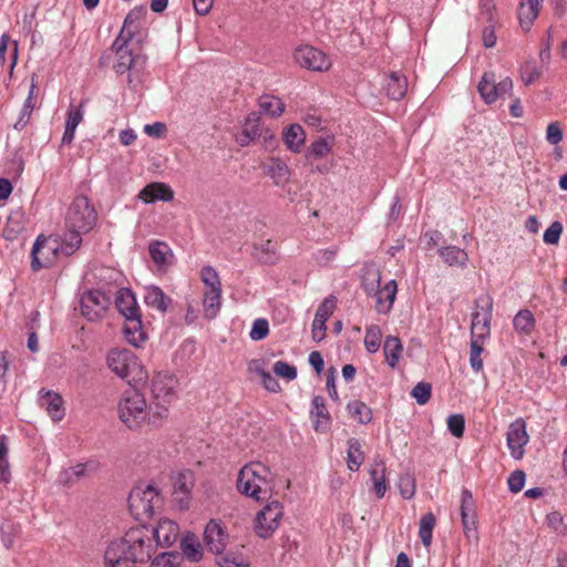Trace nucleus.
<instances>
[{
	"instance_id": "1",
	"label": "nucleus",
	"mask_w": 567,
	"mask_h": 567,
	"mask_svg": "<svg viewBox=\"0 0 567 567\" xmlns=\"http://www.w3.org/2000/svg\"><path fill=\"white\" fill-rule=\"evenodd\" d=\"M154 549L150 529L145 526H135L107 544L103 566L135 567L137 563L147 561Z\"/></svg>"
},
{
	"instance_id": "2",
	"label": "nucleus",
	"mask_w": 567,
	"mask_h": 567,
	"mask_svg": "<svg viewBox=\"0 0 567 567\" xmlns=\"http://www.w3.org/2000/svg\"><path fill=\"white\" fill-rule=\"evenodd\" d=\"M117 414L121 422L130 430L141 429L146 421L156 425L162 421L152 416V405H147L144 394L136 389H127L121 394Z\"/></svg>"
},
{
	"instance_id": "3",
	"label": "nucleus",
	"mask_w": 567,
	"mask_h": 567,
	"mask_svg": "<svg viewBox=\"0 0 567 567\" xmlns=\"http://www.w3.org/2000/svg\"><path fill=\"white\" fill-rule=\"evenodd\" d=\"M237 489L256 501L267 499L272 492L270 470L260 462L246 464L238 473Z\"/></svg>"
},
{
	"instance_id": "4",
	"label": "nucleus",
	"mask_w": 567,
	"mask_h": 567,
	"mask_svg": "<svg viewBox=\"0 0 567 567\" xmlns=\"http://www.w3.org/2000/svg\"><path fill=\"white\" fill-rule=\"evenodd\" d=\"M178 384L177 379L167 372H157L151 381V392L153 398L152 416L158 420H165L168 416L169 405L176 398L175 389Z\"/></svg>"
},
{
	"instance_id": "5",
	"label": "nucleus",
	"mask_w": 567,
	"mask_h": 567,
	"mask_svg": "<svg viewBox=\"0 0 567 567\" xmlns=\"http://www.w3.org/2000/svg\"><path fill=\"white\" fill-rule=\"evenodd\" d=\"M106 364L121 379L142 381L147 377L137 355L128 349H111L106 355Z\"/></svg>"
},
{
	"instance_id": "6",
	"label": "nucleus",
	"mask_w": 567,
	"mask_h": 567,
	"mask_svg": "<svg viewBox=\"0 0 567 567\" xmlns=\"http://www.w3.org/2000/svg\"><path fill=\"white\" fill-rule=\"evenodd\" d=\"M96 212L85 196H78L70 204L65 215L66 229L89 233L96 223Z\"/></svg>"
},
{
	"instance_id": "7",
	"label": "nucleus",
	"mask_w": 567,
	"mask_h": 567,
	"mask_svg": "<svg viewBox=\"0 0 567 567\" xmlns=\"http://www.w3.org/2000/svg\"><path fill=\"white\" fill-rule=\"evenodd\" d=\"M61 254L60 237L39 235L31 250V268L39 271L53 266Z\"/></svg>"
},
{
	"instance_id": "8",
	"label": "nucleus",
	"mask_w": 567,
	"mask_h": 567,
	"mask_svg": "<svg viewBox=\"0 0 567 567\" xmlns=\"http://www.w3.org/2000/svg\"><path fill=\"white\" fill-rule=\"evenodd\" d=\"M127 502L131 514L137 520H144L153 515L159 496L153 485L136 486L131 491Z\"/></svg>"
},
{
	"instance_id": "9",
	"label": "nucleus",
	"mask_w": 567,
	"mask_h": 567,
	"mask_svg": "<svg viewBox=\"0 0 567 567\" xmlns=\"http://www.w3.org/2000/svg\"><path fill=\"white\" fill-rule=\"evenodd\" d=\"M477 91L485 103L492 104L512 94L513 81L508 76L497 81L494 72H485L478 82Z\"/></svg>"
},
{
	"instance_id": "10",
	"label": "nucleus",
	"mask_w": 567,
	"mask_h": 567,
	"mask_svg": "<svg viewBox=\"0 0 567 567\" xmlns=\"http://www.w3.org/2000/svg\"><path fill=\"white\" fill-rule=\"evenodd\" d=\"M282 515L281 503L271 501L256 516V533L262 538L269 537L279 527Z\"/></svg>"
},
{
	"instance_id": "11",
	"label": "nucleus",
	"mask_w": 567,
	"mask_h": 567,
	"mask_svg": "<svg viewBox=\"0 0 567 567\" xmlns=\"http://www.w3.org/2000/svg\"><path fill=\"white\" fill-rule=\"evenodd\" d=\"M109 307L110 299L101 290H90L81 298V313L90 321L102 319Z\"/></svg>"
},
{
	"instance_id": "12",
	"label": "nucleus",
	"mask_w": 567,
	"mask_h": 567,
	"mask_svg": "<svg viewBox=\"0 0 567 567\" xmlns=\"http://www.w3.org/2000/svg\"><path fill=\"white\" fill-rule=\"evenodd\" d=\"M295 61L301 66L311 71H327L331 66V60L322 51L310 47L301 45L293 52Z\"/></svg>"
},
{
	"instance_id": "13",
	"label": "nucleus",
	"mask_w": 567,
	"mask_h": 567,
	"mask_svg": "<svg viewBox=\"0 0 567 567\" xmlns=\"http://www.w3.org/2000/svg\"><path fill=\"white\" fill-rule=\"evenodd\" d=\"M478 305L482 310L473 313L471 334L472 339L484 341L491 331L493 300L489 296H484L478 299Z\"/></svg>"
},
{
	"instance_id": "14",
	"label": "nucleus",
	"mask_w": 567,
	"mask_h": 567,
	"mask_svg": "<svg viewBox=\"0 0 567 567\" xmlns=\"http://www.w3.org/2000/svg\"><path fill=\"white\" fill-rule=\"evenodd\" d=\"M506 440L511 455L515 460H520L525 453L524 447L529 441V436L526 431V423L522 417L516 419L509 424Z\"/></svg>"
},
{
	"instance_id": "15",
	"label": "nucleus",
	"mask_w": 567,
	"mask_h": 567,
	"mask_svg": "<svg viewBox=\"0 0 567 567\" xmlns=\"http://www.w3.org/2000/svg\"><path fill=\"white\" fill-rule=\"evenodd\" d=\"M146 8L143 6L133 8L125 17L120 34L117 35V43L122 40L132 42L135 37L140 35L145 27Z\"/></svg>"
},
{
	"instance_id": "16",
	"label": "nucleus",
	"mask_w": 567,
	"mask_h": 567,
	"mask_svg": "<svg viewBox=\"0 0 567 567\" xmlns=\"http://www.w3.org/2000/svg\"><path fill=\"white\" fill-rule=\"evenodd\" d=\"M121 42L122 43H117L116 38L112 45L116 56L114 70L117 74H124L128 72L141 59L140 54L134 53L132 42L125 40H122Z\"/></svg>"
},
{
	"instance_id": "17",
	"label": "nucleus",
	"mask_w": 567,
	"mask_h": 567,
	"mask_svg": "<svg viewBox=\"0 0 567 567\" xmlns=\"http://www.w3.org/2000/svg\"><path fill=\"white\" fill-rule=\"evenodd\" d=\"M337 300L330 296L319 306L312 322V339L319 342L324 339L327 326L326 322L336 309Z\"/></svg>"
},
{
	"instance_id": "18",
	"label": "nucleus",
	"mask_w": 567,
	"mask_h": 567,
	"mask_svg": "<svg viewBox=\"0 0 567 567\" xmlns=\"http://www.w3.org/2000/svg\"><path fill=\"white\" fill-rule=\"evenodd\" d=\"M204 539L209 551L219 555L226 548L228 535L219 522L212 519L206 525Z\"/></svg>"
},
{
	"instance_id": "19",
	"label": "nucleus",
	"mask_w": 567,
	"mask_h": 567,
	"mask_svg": "<svg viewBox=\"0 0 567 567\" xmlns=\"http://www.w3.org/2000/svg\"><path fill=\"white\" fill-rule=\"evenodd\" d=\"M461 518L466 537L476 529V505L471 491L464 488L461 494Z\"/></svg>"
},
{
	"instance_id": "20",
	"label": "nucleus",
	"mask_w": 567,
	"mask_h": 567,
	"mask_svg": "<svg viewBox=\"0 0 567 567\" xmlns=\"http://www.w3.org/2000/svg\"><path fill=\"white\" fill-rule=\"evenodd\" d=\"M152 536V543L154 544V539L157 545L162 547L172 546L179 536V527L178 525L171 519H161L154 528V530H150Z\"/></svg>"
},
{
	"instance_id": "21",
	"label": "nucleus",
	"mask_w": 567,
	"mask_h": 567,
	"mask_svg": "<svg viewBox=\"0 0 567 567\" xmlns=\"http://www.w3.org/2000/svg\"><path fill=\"white\" fill-rule=\"evenodd\" d=\"M137 198L145 204H151L157 200L171 202L174 198V192L172 187L165 183L153 182L140 190Z\"/></svg>"
},
{
	"instance_id": "22",
	"label": "nucleus",
	"mask_w": 567,
	"mask_h": 567,
	"mask_svg": "<svg viewBox=\"0 0 567 567\" xmlns=\"http://www.w3.org/2000/svg\"><path fill=\"white\" fill-rule=\"evenodd\" d=\"M96 470V463L93 461L79 463L74 466L62 470L59 473V482L66 487H71L80 480L86 477Z\"/></svg>"
},
{
	"instance_id": "23",
	"label": "nucleus",
	"mask_w": 567,
	"mask_h": 567,
	"mask_svg": "<svg viewBox=\"0 0 567 567\" xmlns=\"http://www.w3.org/2000/svg\"><path fill=\"white\" fill-rule=\"evenodd\" d=\"M398 285L395 280L388 281L372 297L375 298V311L380 315H386L391 311L395 301Z\"/></svg>"
},
{
	"instance_id": "24",
	"label": "nucleus",
	"mask_w": 567,
	"mask_h": 567,
	"mask_svg": "<svg viewBox=\"0 0 567 567\" xmlns=\"http://www.w3.org/2000/svg\"><path fill=\"white\" fill-rule=\"evenodd\" d=\"M310 417L313 423L315 431L321 432L328 429L331 417L322 396L317 395L312 399Z\"/></svg>"
},
{
	"instance_id": "25",
	"label": "nucleus",
	"mask_w": 567,
	"mask_h": 567,
	"mask_svg": "<svg viewBox=\"0 0 567 567\" xmlns=\"http://www.w3.org/2000/svg\"><path fill=\"white\" fill-rule=\"evenodd\" d=\"M37 94H38V76L33 74L31 78L28 96L22 105V109L20 111V116H19V120L17 121V123L14 124V128L22 130L29 122V118L37 105Z\"/></svg>"
},
{
	"instance_id": "26",
	"label": "nucleus",
	"mask_w": 567,
	"mask_h": 567,
	"mask_svg": "<svg viewBox=\"0 0 567 567\" xmlns=\"http://www.w3.org/2000/svg\"><path fill=\"white\" fill-rule=\"evenodd\" d=\"M384 90L390 99L401 100L408 91V79L398 72H391L384 80Z\"/></svg>"
},
{
	"instance_id": "27",
	"label": "nucleus",
	"mask_w": 567,
	"mask_h": 567,
	"mask_svg": "<svg viewBox=\"0 0 567 567\" xmlns=\"http://www.w3.org/2000/svg\"><path fill=\"white\" fill-rule=\"evenodd\" d=\"M544 0H522L518 8V19L520 27L528 31L537 19L540 3Z\"/></svg>"
},
{
	"instance_id": "28",
	"label": "nucleus",
	"mask_w": 567,
	"mask_h": 567,
	"mask_svg": "<svg viewBox=\"0 0 567 567\" xmlns=\"http://www.w3.org/2000/svg\"><path fill=\"white\" fill-rule=\"evenodd\" d=\"M266 171L276 186H285L290 181L291 171L289 166L278 157L269 159Z\"/></svg>"
},
{
	"instance_id": "29",
	"label": "nucleus",
	"mask_w": 567,
	"mask_h": 567,
	"mask_svg": "<svg viewBox=\"0 0 567 567\" xmlns=\"http://www.w3.org/2000/svg\"><path fill=\"white\" fill-rule=\"evenodd\" d=\"M123 331L127 342L134 347H141L146 339L142 328L141 315L126 318Z\"/></svg>"
},
{
	"instance_id": "30",
	"label": "nucleus",
	"mask_w": 567,
	"mask_h": 567,
	"mask_svg": "<svg viewBox=\"0 0 567 567\" xmlns=\"http://www.w3.org/2000/svg\"><path fill=\"white\" fill-rule=\"evenodd\" d=\"M115 305L125 319L140 315V308L135 297L128 289L118 290L115 298Z\"/></svg>"
},
{
	"instance_id": "31",
	"label": "nucleus",
	"mask_w": 567,
	"mask_h": 567,
	"mask_svg": "<svg viewBox=\"0 0 567 567\" xmlns=\"http://www.w3.org/2000/svg\"><path fill=\"white\" fill-rule=\"evenodd\" d=\"M305 141L306 134L299 124H291L284 132V143L292 153H300Z\"/></svg>"
},
{
	"instance_id": "32",
	"label": "nucleus",
	"mask_w": 567,
	"mask_h": 567,
	"mask_svg": "<svg viewBox=\"0 0 567 567\" xmlns=\"http://www.w3.org/2000/svg\"><path fill=\"white\" fill-rule=\"evenodd\" d=\"M221 306V288H209L204 290L203 307L207 319H214Z\"/></svg>"
},
{
	"instance_id": "33",
	"label": "nucleus",
	"mask_w": 567,
	"mask_h": 567,
	"mask_svg": "<svg viewBox=\"0 0 567 567\" xmlns=\"http://www.w3.org/2000/svg\"><path fill=\"white\" fill-rule=\"evenodd\" d=\"M41 404L45 406L48 414L53 421H61L64 417L62 396L54 392H47L41 398Z\"/></svg>"
},
{
	"instance_id": "34",
	"label": "nucleus",
	"mask_w": 567,
	"mask_h": 567,
	"mask_svg": "<svg viewBox=\"0 0 567 567\" xmlns=\"http://www.w3.org/2000/svg\"><path fill=\"white\" fill-rule=\"evenodd\" d=\"M370 477L373 484V492L378 498H382L388 491V478L385 465L375 463L370 470Z\"/></svg>"
},
{
	"instance_id": "35",
	"label": "nucleus",
	"mask_w": 567,
	"mask_h": 567,
	"mask_svg": "<svg viewBox=\"0 0 567 567\" xmlns=\"http://www.w3.org/2000/svg\"><path fill=\"white\" fill-rule=\"evenodd\" d=\"M144 300L148 307L161 312H165L171 302V299L164 293V291L154 286L146 288Z\"/></svg>"
},
{
	"instance_id": "36",
	"label": "nucleus",
	"mask_w": 567,
	"mask_h": 567,
	"mask_svg": "<svg viewBox=\"0 0 567 567\" xmlns=\"http://www.w3.org/2000/svg\"><path fill=\"white\" fill-rule=\"evenodd\" d=\"M347 466L350 471L355 472L364 462V453L362 445L358 439H350L347 442Z\"/></svg>"
},
{
	"instance_id": "37",
	"label": "nucleus",
	"mask_w": 567,
	"mask_h": 567,
	"mask_svg": "<svg viewBox=\"0 0 567 567\" xmlns=\"http://www.w3.org/2000/svg\"><path fill=\"white\" fill-rule=\"evenodd\" d=\"M403 346L398 337L388 336L384 340L383 352L385 361L391 368H395L400 361Z\"/></svg>"
},
{
	"instance_id": "38",
	"label": "nucleus",
	"mask_w": 567,
	"mask_h": 567,
	"mask_svg": "<svg viewBox=\"0 0 567 567\" xmlns=\"http://www.w3.org/2000/svg\"><path fill=\"white\" fill-rule=\"evenodd\" d=\"M258 121L259 118L255 113L248 115L241 133L236 137V141L240 146L249 145L257 137L259 131Z\"/></svg>"
},
{
	"instance_id": "39",
	"label": "nucleus",
	"mask_w": 567,
	"mask_h": 567,
	"mask_svg": "<svg viewBox=\"0 0 567 567\" xmlns=\"http://www.w3.org/2000/svg\"><path fill=\"white\" fill-rule=\"evenodd\" d=\"M380 282L381 275L379 269H377L374 266L365 267L361 279V287L364 292L368 296H373L381 288Z\"/></svg>"
},
{
	"instance_id": "40",
	"label": "nucleus",
	"mask_w": 567,
	"mask_h": 567,
	"mask_svg": "<svg viewBox=\"0 0 567 567\" xmlns=\"http://www.w3.org/2000/svg\"><path fill=\"white\" fill-rule=\"evenodd\" d=\"M347 410L351 417L361 424H368L372 421L371 409L362 401L354 400L348 403Z\"/></svg>"
},
{
	"instance_id": "41",
	"label": "nucleus",
	"mask_w": 567,
	"mask_h": 567,
	"mask_svg": "<svg viewBox=\"0 0 567 567\" xmlns=\"http://www.w3.org/2000/svg\"><path fill=\"white\" fill-rule=\"evenodd\" d=\"M440 256L449 266H464L468 258L467 252L456 246L442 248Z\"/></svg>"
},
{
	"instance_id": "42",
	"label": "nucleus",
	"mask_w": 567,
	"mask_h": 567,
	"mask_svg": "<svg viewBox=\"0 0 567 567\" xmlns=\"http://www.w3.org/2000/svg\"><path fill=\"white\" fill-rule=\"evenodd\" d=\"M435 525L436 518L431 512L423 515L420 519L419 536L425 547H430L432 544V534Z\"/></svg>"
},
{
	"instance_id": "43",
	"label": "nucleus",
	"mask_w": 567,
	"mask_h": 567,
	"mask_svg": "<svg viewBox=\"0 0 567 567\" xmlns=\"http://www.w3.org/2000/svg\"><path fill=\"white\" fill-rule=\"evenodd\" d=\"M82 234L74 229H68L63 238H60L61 254L63 256H70L78 250L82 244Z\"/></svg>"
},
{
	"instance_id": "44",
	"label": "nucleus",
	"mask_w": 567,
	"mask_h": 567,
	"mask_svg": "<svg viewBox=\"0 0 567 567\" xmlns=\"http://www.w3.org/2000/svg\"><path fill=\"white\" fill-rule=\"evenodd\" d=\"M183 555L189 561H199L203 557V548L200 543L196 539L195 536H186L183 538L182 544Z\"/></svg>"
},
{
	"instance_id": "45",
	"label": "nucleus",
	"mask_w": 567,
	"mask_h": 567,
	"mask_svg": "<svg viewBox=\"0 0 567 567\" xmlns=\"http://www.w3.org/2000/svg\"><path fill=\"white\" fill-rule=\"evenodd\" d=\"M259 107L272 117L280 116L285 111V103L276 96L262 95L259 99Z\"/></svg>"
},
{
	"instance_id": "46",
	"label": "nucleus",
	"mask_w": 567,
	"mask_h": 567,
	"mask_svg": "<svg viewBox=\"0 0 567 567\" xmlns=\"http://www.w3.org/2000/svg\"><path fill=\"white\" fill-rule=\"evenodd\" d=\"M382 339L381 328L377 324L367 327L364 336V347L370 353H375L380 349Z\"/></svg>"
},
{
	"instance_id": "47",
	"label": "nucleus",
	"mask_w": 567,
	"mask_h": 567,
	"mask_svg": "<svg viewBox=\"0 0 567 567\" xmlns=\"http://www.w3.org/2000/svg\"><path fill=\"white\" fill-rule=\"evenodd\" d=\"M332 150V143L329 138H318L309 147L306 155L308 161H313L327 156Z\"/></svg>"
},
{
	"instance_id": "48",
	"label": "nucleus",
	"mask_w": 567,
	"mask_h": 567,
	"mask_svg": "<svg viewBox=\"0 0 567 567\" xmlns=\"http://www.w3.org/2000/svg\"><path fill=\"white\" fill-rule=\"evenodd\" d=\"M513 323L517 331L528 334L535 327V318L529 310L525 309L517 312Z\"/></svg>"
},
{
	"instance_id": "49",
	"label": "nucleus",
	"mask_w": 567,
	"mask_h": 567,
	"mask_svg": "<svg viewBox=\"0 0 567 567\" xmlns=\"http://www.w3.org/2000/svg\"><path fill=\"white\" fill-rule=\"evenodd\" d=\"M150 255L153 261L158 266L167 264L169 247L165 243L156 241L150 245Z\"/></svg>"
},
{
	"instance_id": "50",
	"label": "nucleus",
	"mask_w": 567,
	"mask_h": 567,
	"mask_svg": "<svg viewBox=\"0 0 567 567\" xmlns=\"http://www.w3.org/2000/svg\"><path fill=\"white\" fill-rule=\"evenodd\" d=\"M483 352V340L472 339L471 340V352H470V363L472 369L475 372H480L483 370V360L481 354Z\"/></svg>"
},
{
	"instance_id": "51",
	"label": "nucleus",
	"mask_w": 567,
	"mask_h": 567,
	"mask_svg": "<svg viewBox=\"0 0 567 567\" xmlns=\"http://www.w3.org/2000/svg\"><path fill=\"white\" fill-rule=\"evenodd\" d=\"M200 279L205 285V289H209V288L220 289L221 288L219 276L216 272V270L210 266H205L200 270Z\"/></svg>"
},
{
	"instance_id": "52",
	"label": "nucleus",
	"mask_w": 567,
	"mask_h": 567,
	"mask_svg": "<svg viewBox=\"0 0 567 567\" xmlns=\"http://www.w3.org/2000/svg\"><path fill=\"white\" fill-rule=\"evenodd\" d=\"M432 393V386L426 382H419L411 392V395L415 399V401L423 405L429 402Z\"/></svg>"
},
{
	"instance_id": "53",
	"label": "nucleus",
	"mask_w": 567,
	"mask_h": 567,
	"mask_svg": "<svg viewBox=\"0 0 567 567\" xmlns=\"http://www.w3.org/2000/svg\"><path fill=\"white\" fill-rule=\"evenodd\" d=\"M179 565V555L175 553H162L152 561V567H177Z\"/></svg>"
},
{
	"instance_id": "54",
	"label": "nucleus",
	"mask_w": 567,
	"mask_h": 567,
	"mask_svg": "<svg viewBox=\"0 0 567 567\" xmlns=\"http://www.w3.org/2000/svg\"><path fill=\"white\" fill-rule=\"evenodd\" d=\"M274 372L276 375L286 379L288 381L295 380L297 378V369L296 367L285 362L277 361L274 364Z\"/></svg>"
},
{
	"instance_id": "55",
	"label": "nucleus",
	"mask_w": 567,
	"mask_h": 567,
	"mask_svg": "<svg viewBox=\"0 0 567 567\" xmlns=\"http://www.w3.org/2000/svg\"><path fill=\"white\" fill-rule=\"evenodd\" d=\"M447 429L455 437H462L465 430V420L462 414H452L447 419Z\"/></svg>"
},
{
	"instance_id": "56",
	"label": "nucleus",
	"mask_w": 567,
	"mask_h": 567,
	"mask_svg": "<svg viewBox=\"0 0 567 567\" xmlns=\"http://www.w3.org/2000/svg\"><path fill=\"white\" fill-rule=\"evenodd\" d=\"M563 233V225L560 221H554L545 230L543 239L548 245H557Z\"/></svg>"
},
{
	"instance_id": "57",
	"label": "nucleus",
	"mask_w": 567,
	"mask_h": 567,
	"mask_svg": "<svg viewBox=\"0 0 567 567\" xmlns=\"http://www.w3.org/2000/svg\"><path fill=\"white\" fill-rule=\"evenodd\" d=\"M399 489L403 498H412L415 494L414 478L410 475H402L399 480Z\"/></svg>"
},
{
	"instance_id": "58",
	"label": "nucleus",
	"mask_w": 567,
	"mask_h": 567,
	"mask_svg": "<svg viewBox=\"0 0 567 567\" xmlns=\"http://www.w3.org/2000/svg\"><path fill=\"white\" fill-rule=\"evenodd\" d=\"M564 132L559 122H553L547 125L546 141L551 145H557L563 141Z\"/></svg>"
},
{
	"instance_id": "59",
	"label": "nucleus",
	"mask_w": 567,
	"mask_h": 567,
	"mask_svg": "<svg viewBox=\"0 0 567 567\" xmlns=\"http://www.w3.org/2000/svg\"><path fill=\"white\" fill-rule=\"evenodd\" d=\"M540 73L535 62H526L520 69V78L525 84H532L539 78Z\"/></svg>"
},
{
	"instance_id": "60",
	"label": "nucleus",
	"mask_w": 567,
	"mask_h": 567,
	"mask_svg": "<svg viewBox=\"0 0 567 567\" xmlns=\"http://www.w3.org/2000/svg\"><path fill=\"white\" fill-rule=\"evenodd\" d=\"M269 332V326L268 321L265 319H257L255 320L252 328L250 330V338L255 341L262 340L268 336Z\"/></svg>"
},
{
	"instance_id": "61",
	"label": "nucleus",
	"mask_w": 567,
	"mask_h": 567,
	"mask_svg": "<svg viewBox=\"0 0 567 567\" xmlns=\"http://www.w3.org/2000/svg\"><path fill=\"white\" fill-rule=\"evenodd\" d=\"M255 249L265 254V257H261L265 262H272L277 251V244L268 239L260 245H256Z\"/></svg>"
},
{
	"instance_id": "62",
	"label": "nucleus",
	"mask_w": 567,
	"mask_h": 567,
	"mask_svg": "<svg viewBox=\"0 0 567 567\" xmlns=\"http://www.w3.org/2000/svg\"><path fill=\"white\" fill-rule=\"evenodd\" d=\"M508 488L513 493H518L525 484V473L523 471H514L508 477Z\"/></svg>"
},
{
	"instance_id": "63",
	"label": "nucleus",
	"mask_w": 567,
	"mask_h": 567,
	"mask_svg": "<svg viewBox=\"0 0 567 567\" xmlns=\"http://www.w3.org/2000/svg\"><path fill=\"white\" fill-rule=\"evenodd\" d=\"M337 252V248L321 249L313 255V258L318 265L328 266L334 260Z\"/></svg>"
},
{
	"instance_id": "64",
	"label": "nucleus",
	"mask_w": 567,
	"mask_h": 567,
	"mask_svg": "<svg viewBox=\"0 0 567 567\" xmlns=\"http://www.w3.org/2000/svg\"><path fill=\"white\" fill-rule=\"evenodd\" d=\"M83 102L79 105V107L71 106L68 112V118L65 126L75 128L83 121V111H82Z\"/></svg>"
}]
</instances>
